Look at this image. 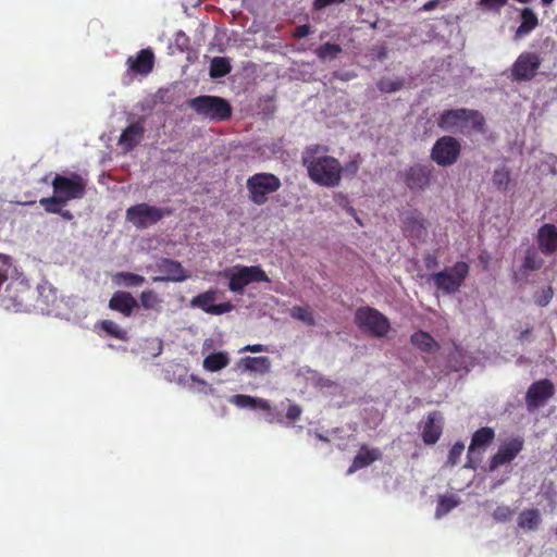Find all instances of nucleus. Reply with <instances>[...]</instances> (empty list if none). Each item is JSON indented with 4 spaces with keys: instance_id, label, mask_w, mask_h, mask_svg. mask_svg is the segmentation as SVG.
Listing matches in <instances>:
<instances>
[{
    "instance_id": "nucleus-1",
    "label": "nucleus",
    "mask_w": 557,
    "mask_h": 557,
    "mask_svg": "<svg viewBox=\"0 0 557 557\" xmlns=\"http://www.w3.org/2000/svg\"><path fill=\"white\" fill-rule=\"evenodd\" d=\"M329 151V146L309 145L302 151L301 162L312 182L324 187H335L341 183L343 169L336 158L327 154Z\"/></svg>"
},
{
    "instance_id": "nucleus-2",
    "label": "nucleus",
    "mask_w": 557,
    "mask_h": 557,
    "mask_svg": "<svg viewBox=\"0 0 557 557\" xmlns=\"http://www.w3.org/2000/svg\"><path fill=\"white\" fill-rule=\"evenodd\" d=\"M436 122L442 131L451 134H468L471 131L482 133L485 125L482 113L465 108L444 110Z\"/></svg>"
},
{
    "instance_id": "nucleus-3",
    "label": "nucleus",
    "mask_w": 557,
    "mask_h": 557,
    "mask_svg": "<svg viewBox=\"0 0 557 557\" xmlns=\"http://www.w3.org/2000/svg\"><path fill=\"white\" fill-rule=\"evenodd\" d=\"M187 106L202 119L213 122L227 121L231 119L233 112L231 103L226 99L218 96H197L189 99Z\"/></svg>"
},
{
    "instance_id": "nucleus-4",
    "label": "nucleus",
    "mask_w": 557,
    "mask_h": 557,
    "mask_svg": "<svg viewBox=\"0 0 557 557\" xmlns=\"http://www.w3.org/2000/svg\"><path fill=\"white\" fill-rule=\"evenodd\" d=\"M34 292L25 277L16 276L5 286L1 302L5 309L30 311L34 305Z\"/></svg>"
},
{
    "instance_id": "nucleus-5",
    "label": "nucleus",
    "mask_w": 557,
    "mask_h": 557,
    "mask_svg": "<svg viewBox=\"0 0 557 557\" xmlns=\"http://www.w3.org/2000/svg\"><path fill=\"white\" fill-rule=\"evenodd\" d=\"M470 267L465 261H457L454 265L443 271L433 273L429 281H432L438 290L453 295L459 292L469 275Z\"/></svg>"
},
{
    "instance_id": "nucleus-6",
    "label": "nucleus",
    "mask_w": 557,
    "mask_h": 557,
    "mask_svg": "<svg viewBox=\"0 0 557 557\" xmlns=\"http://www.w3.org/2000/svg\"><path fill=\"white\" fill-rule=\"evenodd\" d=\"M281 186L280 177L267 172L256 173L246 181L249 200L257 206L268 202L269 196L276 193Z\"/></svg>"
},
{
    "instance_id": "nucleus-7",
    "label": "nucleus",
    "mask_w": 557,
    "mask_h": 557,
    "mask_svg": "<svg viewBox=\"0 0 557 557\" xmlns=\"http://www.w3.org/2000/svg\"><path fill=\"white\" fill-rule=\"evenodd\" d=\"M355 324L372 337H385L391 331V322L386 315L375 308L363 306L355 312Z\"/></svg>"
},
{
    "instance_id": "nucleus-8",
    "label": "nucleus",
    "mask_w": 557,
    "mask_h": 557,
    "mask_svg": "<svg viewBox=\"0 0 557 557\" xmlns=\"http://www.w3.org/2000/svg\"><path fill=\"white\" fill-rule=\"evenodd\" d=\"M173 212L174 210L171 208H161L141 202L127 208L125 216L126 221L137 230H145L156 225L163 218L172 215Z\"/></svg>"
},
{
    "instance_id": "nucleus-9",
    "label": "nucleus",
    "mask_w": 557,
    "mask_h": 557,
    "mask_svg": "<svg viewBox=\"0 0 557 557\" xmlns=\"http://www.w3.org/2000/svg\"><path fill=\"white\" fill-rule=\"evenodd\" d=\"M51 185L53 194L57 195L63 203L82 199L86 195L87 181L76 172H72L69 176L55 174Z\"/></svg>"
},
{
    "instance_id": "nucleus-10",
    "label": "nucleus",
    "mask_w": 557,
    "mask_h": 557,
    "mask_svg": "<svg viewBox=\"0 0 557 557\" xmlns=\"http://www.w3.org/2000/svg\"><path fill=\"white\" fill-rule=\"evenodd\" d=\"M228 288L236 294H243L244 288L251 283L270 282L267 273L259 265H236L234 271L226 273Z\"/></svg>"
},
{
    "instance_id": "nucleus-11",
    "label": "nucleus",
    "mask_w": 557,
    "mask_h": 557,
    "mask_svg": "<svg viewBox=\"0 0 557 557\" xmlns=\"http://www.w3.org/2000/svg\"><path fill=\"white\" fill-rule=\"evenodd\" d=\"M461 154V145L453 136L440 137L431 149L430 157L437 165L446 168L455 164Z\"/></svg>"
},
{
    "instance_id": "nucleus-12",
    "label": "nucleus",
    "mask_w": 557,
    "mask_h": 557,
    "mask_svg": "<svg viewBox=\"0 0 557 557\" xmlns=\"http://www.w3.org/2000/svg\"><path fill=\"white\" fill-rule=\"evenodd\" d=\"M542 60L535 52H522L511 66V77L516 82L533 79L540 70Z\"/></svg>"
},
{
    "instance_id": "nucleus-13",
    "label": "nucleus",
    "mask_w": 557,
    "mask_h": 557,
    "mask_svg": "<svg viewBox=\"0 0 557 557\" xmlns=\"http://www.w3.org/2000/svg\"><path fill=\"white\" fill-rule=\"evenodd\" d=\"M555 395V385L548 379L533 382L525 393V404L529 411L543 407Z\"/></svg>"
},
{
    "instance_id": "nucleus-14",
    "label": "nucleus",
    "mask_w": 557,
    "mask_h": 557,
    "mask_svg": "<svg viewBox=\"0 0 557 557\" xmlns=\"http://www.w3.org/2000/svg\"><path fill=\"white\" fill-rule=\"evenodd\" d=\"M523 446L524 440L521 436L504 441L490 460V470L494 471L500 466L510 463L521 453Z\"/></svg>"
},
{
    "instance_id": "nucleus-15",
    "label": "nucleus",
    "mask_w": 557,
    "mask_h": 557,
    "mask_svg": "<svg viewBox=\"0 0 557 557\" xmlns=\"http://www.w3.org/2000/svg\"><path fill=\"white\" fill-rule=\"evenodd\" d=\"M216 293L214 289L201 293L190 300V306L213 315L231 312L234 309V305L230 301L214 305Z\"/></svg>"
},
{
    "instance_id": "nucleus-16",
    "label": "nucleus",
    "mask_w": 557,
    "mask_h": 557,
    "mask_svg": "<svg viewBox=\"0 0 557 557\" xmlns=\"http://www.w3.org/2000/svg\"><path fill=\"white\" fill-rule=\"evenodd\" d=\"M495 436L496 434L494 429L490 426L480 428L472 434L471 442L468 447V463L466 467L474 468L473 466H471L472 459L476 455H481L482 453H484L487 449V447L494 442Z\"/></svg>"
},
{
    "instance_id": "nucleus-17",
    "label": "nucleus",
    "mask_w": 557,
    "mask_h": 557,
    "mask_svg": "<svg viewBox=\"0 0 557 557\" xmlns=\"http://www.w3.org/2000/svg\"><path fill=\"white\" fill-rule=\"evenodd\" d=\"M157 268L163 275L152 277L153 282H183L189 277L183 265L173 259H160Z\"/></svg>"
},
{
    "instance_id": "nucleus-18",
    "label": "nucleus",
    "mask_w": 557,
    "mask_h": 557,
    "mask_svg": "<svg viewBox=\"0 0 557 557\" xmlns=\"http://www.w3.org/2000/svg\"><path fill=\"white\" fill-rule=\"evenodd\" d=\"M432 170L423 164L417 163L410 166L405 173V184L411 190H424L431 182Z\"/></svg>"
},
{
    "instance_id": "nucleus-19",
    "label": "nucleus",
    "mask_w": 557,
    "mask_h": 557,
    "mask_svg": "<svg viewBox=\"0 0 557 557\" xmlns=\"http://www.w3.org/2000/svg\"><path fill=\"white\" fill-rule=\"evenodd\" d=\"M443 416L440 411H432L428 414L422 428V440L425 445H434L443 433Z\"/></svg>"
},
{
    "instance_id": "nucleus-20",
    "label": "nucleus",
    "mask_w": 557,
    "mask_h": 557,
    "mask_svg": "<svg viewBox=\"0 0 557 557\" xmlns=\"http://www.w3.org/2000/svg\"><path fill=\"white\" fill-rule=\"evenodd\" d=\"M539 249L545 256H552L557 252V227L555 224L545 223L536 234Z\"/></svg>"
},
{
    "instance_id": "nucleus-21",
    "label": "nucleus",
    "mask_w": 557,
    "mask_h": 557,
    "mask_svg": "<svg viewBox=\"0 0 557 557\" xmlns=\"http://www.w3.org/2000/svg\"><path fill=\"white\" fill-rule=\"evenodd\" d=\"M145 134L144 120L129 124L121 134L119 145L125 152H131L143 139Z\"/></svg>"
},
{
    "instance_id": "nucleus-22",
    "label": "nucleus",
    "mask_w": 557,
    "mask_h": 557,
    "mask_svg": "<svg viewBox=\"0 0 557 557\" xmlns=\"http://www.w3.org/2000/svg\"><path fill=\"white\" fill-rule=\"evenodd\" d=\"M137 307V300L129 293L123 290L115 292L109 300V308L124 317H131Z\"/></svg>"
},
{
    "instance_id": "nucleus-23",
    "label": "nucleus",
    "mask_w": 557,
    "mask_h": 557,
    "mask_svg": "<svg viewBox=\"0 0 557 557\" xmlns=\"http://www.w3.org/2000/svg\"><path fill=\"white\" fill-rule=\"evenodd\" d=\"M126 63L132 72L147 75L153 69L154 55L152 50L143 49L136 54V57H129Z\"/></svg>"
},
{
    "instance_id": "nucleus-24",
    "label": "nucleus",
    "mask_w": 557,
    "mask_h": 557,
    "mask_svg": "<svg viewBox=\"0 0 557 557\" xmlns=\"http://www.w3.org/2000/svg\"><path fill=\"white\" fill-rule=\"evenodd\" d=\"M382 458V453L379 448H369L366 444L361 445L359 451L355 456L347 474H352L357 470L366 468L376 460Z\"/></svg>"
},
{
    "instance_id": "nucleus-25",
    "label": "nucleus",
    "mask_w": 557,
    "mask_h": 557,
    "mask_svg": "<svg viewBox=\"0 0 557 557\" xmlns=\"http://www.w3.org/2000/svg\"><path fill=\"white\" fill-rule=\"evenodd\" d=\"M521 23L516 29L515 40H519L531 34L539 26V17L531 8L520 10Z\"/></svg>"
},
{
    "instance_id": "nucleus-26",
    "label": "nucleus",
    "mask_w": 557,
    "mask_h": 557,
    "mask_svg": "<svg viewBox=\"0 0 557 557\" xmlns=\"http://www.w3.org/2000/svg\"><path fill=\"white\" fill-rule=\"evenodd\" d=\"M411 344L426 354H434L438 350L440 345L434 337L425 331H417L410 337Z\"/></svg>"
},
{
    "instance_id": "nucleus-27",
    "label": "nucleus",
    "mask_w": 557,
    "mask_h": 557,
    "mask_svg": "<svg viewBox=\"0 0 557 557\" xmlns=\"http://www.w3.org/2000/svg\"><path fill=\"white\" fill-rule=\"evenodd\" d=\"M238 364L244 371L264 374L270 371L271 360L267 356L245 357L239 360Z\"/></svg>"
},
{
    "instance_id": "nucleus-28",
    "label": "nucleus",
    "mask_w": 557,
    "mask_h": 557,
    "mask_svg": "<svg viewBox=\"0 0 557 557\" xmlns=\"http://www.w3.org/2000/svg\"><path fill=\"white\" fill-rule=\"evenodd\" d=\"M542 522V517L539 509L522 510L517 519L518 527L524 531H535Z\"/></svg>"
},
{
    "instance_id": "nucleus-29",
    "label": "nucleus",
    "mask_w": 557,
    "mask_h": 557,
    "mask_svg": "<svg viewBox=\"0 0 557 557\" xmlns=\"http://www.w3.org/2000/svg\"><path fill=\"white\" fill-rule=\"evenodd\" d=\"M55 300V288L48 282L37 285V298H34L35 307L32 309L44 310L50 302Z\"/></svg>"
},
{
    "instance_id": "nucleus-30",
    "label": "nucleus",
    "mask_w": 557,
    "mask_h": 557,
    "mask_svg": "<svg viewBox=\"0 0 557 557\" xmlns=\"http://www.w3.org/2000/svg\"><path fill=\"white\" fill-rule=\"evenodd\" d=\"M544 264V260L541 257L537 249L534 247H530L525 251V256L523 258L520 271L527 273V272H534L540 270Z\"/></svg>"
},
{
    "instance_id": "nucleus-31",
    "label": "nucleus",
    "mask_w": 557,
    "mask_h": 557,
    "mask_svg": "<svg viewBox=\"0 0 557 557\" xmlns=\"http://www.w3.org/2000/svg\"><path fill=\"white\" fill-rule=\"evenodd\" d=\"M230 363L226 352H212L203 359V368L210 372H218Z\"/></svg>"
},
{
    "instance_id": "nucleus-32",
    "label": "nucleus",
    "mask_w": 557,
    "mask_h": 557,
    "mask_svg": "<svg viewBox=\"0 0 557 557\" xmlns=\"http://www.w3.org/2000/svg\"><path fill=\"white\" fill-rule=\"evenodd\" d=\"M492 182L496 189L499 191H506L511 182V171L506 165L495 169Z\"/></svg>"
},
{
    "instance_id": "nucleus-33",
    "label": "nucleus",
    "mask_w": 557,
    "mask_h": 557,
    "mask_svg": "<svg viewBox=\"0 0 557 557\" xmlns=\"http://www.w3.org/2000/svg\"><path fill=\"white\" fill-rule=\"evenodd\" d=\"M107 335L120 341H127L128 333L112 320H101L97 324Z\"/></svg>"
},
{
    "instance_id": "nucleus-34",
    "label": "nucleus",
    "mask_w": 557,
    "mask_h": 557,
    "mask_svg": "<svg viewBox=\"0 0 557 557\" xmlns=\"http://www.w3.org/2000/svg\"><path fill=\"white\" fill-rule=\"evenodd\" d=\"M232 71V66L226 58L214 57L210 63V76L221 78Z\"/></svg>"
},
{
    "instance_id": "nucleus-35",
    "label": "nucleus",
    "mask_w": 557,
    "mask_h": 557,
    "mask_svg": "<svg viewBox=\"0 0 557 557\" xmlns=\"http://www.w3.org/2000/svg\"><path fill=\"white\" fill-rule=\"evenodd\" d=\"M114 282L117 285H123L125 287H134L143 285L146 282V278L143 275L123 271L115 274Z\"/></svg>"
},
{
    "instance_id": "nucleus-36",
    "label": "nucleus",
    "mask_w": 557,
    "mask_h": 557,
    "mask_svg": "<svg viewBox=\"0 0 557 557\" xmlns=\"http://www.w3.org/2000/svg\"><path fill=\"white\" fill-rule=\"evenodd\" d=\"M459 505V500L454 495H444L438 498L435 517L437 519L444 517L455 507Z\"/></svg>"
},
{
    "instance_id": "nucleus-37",
    "label": "nucleus",
    "mask_w": 557,
    "mask_h": 557,
    "mask_svg": "<svg viewBox=\"0 0 557 557\" xmlns=\"http://www.w3.org/2000/svg\"><path fill=\"white\" fill-rule=\"evenodd\" d=\"M342 52V47L337 44L326 42L321 45L315 54L321 61L333 60Z\"/></svg>"
},
{
    "instance_id": "nucleus-38",
    "label": "nucleus",
    "mask_w": 557,
    "mask_h": 557,
    "mask_svg": "<svg viewBox=\"0 0 557 557\" xmlns=\"http://www.w3.org/2000/svg\"><path fill=\"white\" fill-rule=\"evenodd\" d=\"M290 317L295 320L301 321L309 326L315 324L312 312L308 307L295 306L290 310Z\"/></svg>"
},
{
    "instance_id": "nucleus-39",
    "label": "nucleus",
    "mask_w": 557,
    "mask_h": 557,
    "mask_svg": "<svg viewBox=\"0 0 557 557\" xmlns=\"http://www.w3.org/2000/svg\"><path fill=\"white\" fill-rule=\"evenodd\" d=\"M139 299H140V306L146 309V310H154L157 309L160 304H161V299L160 297L158 296V294L152 290V289H148V290H144L140 296H139Z\"/></svg>"
},
{
    "instance_id": "nucleus-40",
    "label": "nucleus",
    "mask_w": 557,
    "mask_h": 557,
    "mask_svg": "<svg viewBox=\"0 0 557 557\" xmlns=\"http://www.w3.org/2000/svg\"><path fill=\"white\" fill-rule=\"evenodd\" d=\"M404 228L406 232H416L420 234L424 230L423 220L417 212L408 214L404 221Z\"/></svg>"
},
{
    "instance_id": "nucleus-41",
    "label": "nucleus",
    "mask_w": 557,
    "mask_h": 557,
    "mask_svg": "<svg viewBox=\"0 0 557 557\" xmlns=\"http://www.w3.org/2000/svg\"><path fill=\"white\" fill-rule=\"evenodd\" d=\"M251 408L268 411L269 412L268 422H270V423H274V422L283 423V418L281 414H276V417H274L272 414V407L267 399L255 397V401L252 403Z\"/></svg>"
},
{
    "instance_id": "nucleus-42",
    "label": "nucleus",
    "mask_w": 557,
    "mask_h": 557,
    "mask_svg": "<svg viewBox=\"0 0 557 557\" xmlns=\"http://www.w3.org/2000/svg\"><path fill=\"white\" fill-rule=\"evenodd\" d=\"M39 203L48 213L53 214L61 213V207L65 205L54 194L51 197L41 198L39 200Z\"/></svg>"
},
{
    "instance_id": "nucleus-43",
    "label": "nucleus",
    "mask_w": 557,
    "mask_h": 557,
    "mask_svg": "<svg viewBox=\"0 0 557 557\" xmlns=\"http://www.w3.org/2000/svg\"><path fill=\"white\" fill-rule=\"evenodd\" d=\"M465 450V445L461 442L455 443L451 448L449 449L448 457H447V465L454 467L456 466L460 457Z\"/></svg>"
},
{
    "instance_id": "nucleus-44",
    "label": "nucleus",
    "mask_w": 557,
    "mask_h": 557,
    "mask_svg": "<svg viewBox=\"0 0 557 557\" xmlns=\"http://www.w3.org/2000/svg\"><path fill=\"white\" fill-rule=\"evenodd\" d=\"M403 87V82L400 81H392L387 78H382L377 83V88L382 92H394L399 90Z\"/></svg>"
},
{
    "instance_id": "nucleus-45",
    "label": "nucleus",
    "mask_w": 557,
    "mask_h": 557,
    "mask_svg": "<svg viewBox=\"0 0 557 557\" xmlns=\"http://www.w3.org/2000/svg\"><path fill=\"white\" fill-rule=\"evenodd\" d=\"M554 290L550 286L542 289L534 296V301L540 307H546L553 299Z\"/></svg>"
},
{
    "instance_id": "nucleus-46",
    "label": "nucleus",
    "mask_w": 557,
    "mask_h": 557,
    "mask_svg": "<svg viewBox=\"0 0 557 557\" xmlns=\"http://www.w3.org/2000/svg\"><path fill=\"white\" fill-rule=\"evenodd\" d=\"M513 516V510L508 506H498L493 511V518L498 522H506L511 519Z\"/></svg>"
},
{
    "instance_id": "nucleus-47",
    "label": "nucleus",
    "mask_w": 557,
    "mask_h": 557,
    "mask_svg": "<svg viewBox=\"0 0 557 557\" xmlns=\"http://www.w3.org/2000/svg\"><path fill=\"white\" fill-rule=\"evenodd\" d=\"M231 401L240 408H251L252 403L255 401V397L249 395L237 394L232 397Z\"/></svg>"
},
{
    "instance_id": "nucleus-48",
    "label": "nucleus",
    "mask_w": 557,
    "mask_h": 557,
    "mask_svg": "<svg viewBox=\"0 0 557 557\" xmlns=\"http://www.w3.org/2000/svg\"><path fill=\"white\" fill-rule=\"evenodd\" d=\"M346 0H314L312 3V9L314 11H321L322 9L333 5L344 3Z\"/></svg>"
},
{
    "instance_id": "nucleus-49",
    "label": "nucleus",
    "mask_w": 557,
    "mask_h": 557,
    "mask_svg": "<svg viewBox=\"0 0 557 557\" xmlns=\"http://www.w3.org/2000/svg\"><path fill=\"white\" fill-rule=\"evenodd\" d=\"M508 0H480V5L498 11L502 7L507 3Z\"/></svg>"
},
{
    "instance_id": "nucleus-50",
    "label": "nucleus",
    "mask_w": 557,
    "mask_h": 557,
    "mask_svg": "<svg viewBox=\"0 0 557 557\" xmlns=\"http://www.w3.org/2000/svg\"><path fill=\"white\" fill-rule=\"evenodd\" d=\"M300 414H301V408L298 405L292 404L288 406L287 411H286V418L288 420H290V421L298 420L300 418Z\"/></svg>"
},
{
    "instance_id": "nucleus-51",
    "label": "nucleus",
    "mask_w": 557,
    "mask_h": 557,
    "mask_svg": "<svg viewBox=\"0 0 557 557\" xmlns=\"http://www.w3.org/2000/svg\"><path fill=\"white\" fill-rule=\"evenodd\" d=\"M311 33V28L308 24L299 25L295 28L293 37L300 39L307 37Z\"/></svg>"
},
{
    "instance_id": "nucleus-52",
    "label": "nucleus",
    "mask_w": 557,
    "mask_h": 557,
    "mask_svg": "<svg viewBox=\"0 0 557 557\" xmlns=\"http://www.w3.org/2000/svg\"><path fill=\"white\" fill-rule=\"evenodd\" d=\"M424 264L428 270L438 267V260L434 255H428L424 257Z\"/></svg>"
},
{
    "instance_id": "nucleus-53",
    "label": "nucleus",
    "mask_w": 557,
    "mask_h": 557,
    "mask_svg": "<svg viewBox=\"0 0 557 557\" xmlns=\"http://www.w3.org/2000/svg\"><path fill=\"white\" fill-rule=\"evenodd\" d=\"M242 350L243 351H250V352H263V351H267L268 348L264 345L255 344V345H247Z\"/></svg>"
},
{
    "instance_id": "nucleus-54",
    "label": "nucleus",
    "mask_w": 557,
    "mask_h": 557,
    "mask_svg": "<svg viewBox=\"0 0 557 557\" xmlns=\"http://www.w3.org/2000/svg\"><path fill=\"white\" fill-rule=\"evenodd\" d=\"M441 0H430L426 3H424L421 8L422 11H432L437 8Z\"/></svg>"
},
{
    "instance_id": "nucleus-55",
    "label": "nucleus",
    "mask_w": 557,
    "mask_h": 557,
    "mask_svg": "<svg viewBox=\"0 0 557 557\" xmlns=\"http://www.w3.org/2000/svg\"><path fill=\"white\" fill-rule=\"evenodd\" d=\"M335 76L338 77L342 81H348L350 78H354L356 75L355 74H350V73H345V74L339 75V74L336 73Z\"/></svg>"
},
{
    "instance_id": "nucleus-56",
    "label": "nucleus",
    "mask_w": 557,
    "mask_h": 557,
    "mask_svg": "<svg viewBox=\"0 0 557 557\" xmlns=\"http://www.w3.org/2000/svg\"><path fill=\"white\" fill-rule=\"evenodd\" d=\"M357 169H358V166H357L356 162H351L349 164V170H351L352 173H356Z\"/></svg>"
},
{
    "instance_id": "nucleus-57",
    "label": "nucleus",
    "mask_w": 557,
    "mask_h": 557,
    "mask_svg": "<svg viewBox=\"0 0 557 557\" xmlns=\"http://www.w3.org/2000/svg\"><path fill=\"white\" fill-rule=\"evenodd\" d=\"M315 436H317V438H318V440H320V441L329 442V438H327L326 436L322 435V434H319V433H318Z\"/></svg>"
},
{
    "instance_id": "nucleus-58",
    "label": "nucleus",
    "mask_w": 557,
    "mask_h": 557,
    "mask_svg": "<svg viewBox=\"0 0 557 557\" xmlns=\"http://www.w3.org/2000/svg\"><path fill=\"white\" fill-rule=\"evenodd\" d=\"M542 1V4L545 5V7H548L555 0H541Z\"/></svg>"
},
{
    "instance_id": "nucleus-59",
    "label": "nucleus",
    "mask_w": 557,
    "mask_h": 557,
    "mask_svg": "<svg viewBox=\"0 0 557 557\" xmlns=\"http://www.w3.org/2000/svg\"><path fill=\"white\" fill-rule=\"evenodd\" d=\"M60 214H62V216H64L65 219H71L72 218V214L69 211H64V212L61 211Z\"/></svg>"
},
{
    "instance_id": "nucleus-60",
    "label": "nucleus",
    "mask_w": 557,
    "mask_h": 557,
    "mask_svg": "<svg viewBox=\"0 0 557 557\" xmlns=\"http://www.w3.org/2000/svg\"><path fill=\"white\" fill-rule=\"evenodd\" d=\"M191 380L194 382H197V383H200V384H205V381L197 379L195 375H191Z\"/></svg>"
},
{
    "instance_id": "nucleus-61",
    "label": "nucleus",
    "mask_w": 557,
    "mask_h": 557,
    "mask_svg": "<svg viewBox=\"0 0 557 557\" xmlns=\"http://www.w3.org/2000/svg\"><path fill=\"white\" fill-rule=\"evenodd\" d=\"M4 281H7V276H5V275H2V274L0 273V285H1Z\"/></svg>"
},
{
    "instance_id": "nucleus-62",
    "label": "nucleus",
    "mask_w": 557,
    "mask_h": 557,
    "mask_svg": "<svg viewBox=\"0 0 557 557\" xmlns=\"http://www.w3.org/2000/svg\"><path fill=\"white\" fill-rule=\"evenodd\" d=\"M517 1H518V2H520V3H528V2H530L531 0H517Z\"/></svg>"
}]
</instances>
